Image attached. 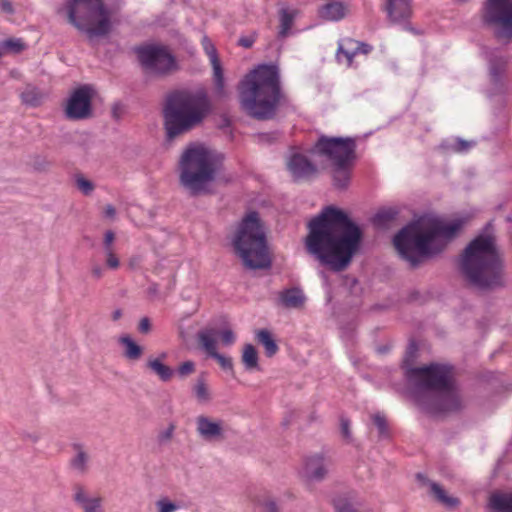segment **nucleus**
<instances>
[{
  "mask_svg": "<svg viewBox=\"0 0 512 512\" xmlns=\"http://www.w3.org/2000/svg\"><path fill=\"white\" fill-rule=\"evenodd\" d=\"M305 248L334 272L345 270L361 246V228L343 210L325 207L308 222Z\"/></svg>",
  "mask_w": 512,
  "mask_h": 512,
  "instance_id": "nucleus-1",
  "label": "nucleus"
},
{
  "mask_svg": "<svg viewBox=\"0 0 512 512\" xmlns=\"http://www.w3.org/2000/svg\"><path fill=\"white\" fill-rule=\"evenodd\" d=\"M408 381L413 385V395L420 408L430 414L459 412L464 405L453 379L452 366L430 363L409 368Z\"/></svg>",
  "mask_w": 512,
  "mask_h": 512,
  "instance_id": "nucleus-2",
  "label": "nucleus"
},
{
  "mask_svg": "<svg viewBox=\"0 0 512 512\" xmlns=\"http://www.w3.org/2000/svg\"><path fill=\"white\" fill-rule=\"evenodd\" d=\"M465 223V218L449 222L434 219L424 229L410 224L394 236L393 243L400 257L415 269L424 260L441 254L459 235Z\"/></svg>",
  "mask_w": 512,
  "mask_h": 512,
  "instance_id": "nucleus-3",
  "label": "nucleus"
},
{
  "mask_svg": "<svg viewBox=\"0 0 512 512\" xmlns=\"http://www.w3.org/2000/svg\"><path fill=\"white\" fill-rule=\"evenodd\" d=\"M239 103L249 117L266 121L273 119L285 100L280 71L276 64H260L238 85Z\"/></svg>",
  "mask_w": 512,
  "mask_h": 512,
  "instance_id": "nucleus-4",
  "label": "nucleus"
},
{
  "mask_svg": "<svg viewBox=\"0 0 512 512\" xmlns=\"http://www.w3.org/2000/svg\"><path fill=\"white\" fill-rule=\"evenodd\" d=\"M459 271L466 283L479 290L489 291L503 286V265L494 238L479 235L464 249Z\"/></svg>",
  "mask_w": 512,
  "mask_h": 512,
  "instance_id": "nucleus-5",
  "label": "nucleus"
},
{
  "mask_svg": "<svg viewBox=\"0 0 512 512\" xmlns=\"http://www.w3.org/2000/svg\"><path fill=\"white\" fill-rule=\"evenodd\" d=\"M211 111L204 90L192 92L179 89L166 96L163 106L164 128L168 140L189 132L200 125Z\"/></svg>",
  "mask_w": 512,
  "mask_h": 512,
  "instance_id": "nucleus-6",
  "label": "nucleus"
},
{
  "mask_svg": "<svg viewBox=\"0 0 512 512\" xmlns=\"http://www.w3.org/2000/svg\"><path fill=\"white\" fill-rule=\"evenodd\" d=\"M233 246L245 267L249 269L270 267L271 259L266 233L256 211L249 212L242 219L234 236Z\"/></svg>",
  "mask_w": 512,
  "mask_h": 512,
  "instance_id": "nucleus-7",
  "label": "nucleus"
},
{
  "mask_svg": "<svg viewBox=\"0 0 512 512\" xmlns=\"http://www.w3.org/2000/svg\"><path fill=\"white\" fill-rule=\"evenodd\" d=\"M356 140L352 137H329L321 135L310 149L312 155L329 162L332 168L333 185L346 189L356 160Z\"/></svg>",
  "mask_w": 512,
  "mask_h": 512,
  "instance_id": "nucleus-8",
  "label": "nucleus"
},
{
  "mask_svg": "<svg viewBox=\"0 0 512 512\" xmlns=\"http://www.w3.org/2000/svg\"><path fill=\"white\" fill-rule=\"evenodd\" d=\"M179 168V182L190 196L208 193L217 170L210 151L203 147H188L180 158Z\"/></svg>",
  "mask_w": 512,
  "mask_h": 512,
  "instance_id": "nucleus-9",
  "label": "nucleus"
},
{
  "mask_svg": "<svg viewBox=\"0 0 512 512\" xmlns=\"http://www.w3.org/2000/svg\"><path fill=\"white\" fill-rule=\"evenodd\" d=\"M66 11L69 22L89 39L112 31L111 13L102 0H68Z\"/></svg>",
  "mask_w": 512,
  "mask_h": 512,
  "instance_id": "nucleus-10",
  "label": "nucleus"
},
{
  "mask_svg": "<svg viewBox=\"0 0 512 512\" xmlns=\"http://www.w3.org/2000/svg\"><path fill=\"white\" fill-rule=\"evenodd\" d=\"M134 52L142 69L150 75L165 77L178 68L176 57L165 45L143 44L136 46Z\"/></svg>",
  "mask_w": 512,
  "mask_h": 512,
  "instance_id": "nucleus-11",
  "label": "nucleus"
},
{
  "mask_svg": "<svg viewBox=\"0 0 512 512\" xmlns=\"http://www.w3.org/2000/svg\"><path fill=\"white\" fill-rule=\"evenodd\" d=\"M481 20L497 40L512 41V0H484Z\"/></svg>",
  "mask_w": 512,
  "mask_h": 512,
  "instance_id": "nucleus-12",
  "label": "nucleus"
},
{
  "mask_svg": "<svg viewBox=\"0 0 512 512\" xmlns=\"http://www.w3.org/2000/svg\"><path fill=\"white\" fill-rule=\"evenodd\" d=\"M66 117L70 120H83L92 116V88L83 85L75 89L67 99Z\"/></svg>",
  "mask_w": 512,
  "mask_h": 512,
  "instance_id": "nucleus-13",
  "label": "nucleus"
},
{
  "mask_svg": "<svg viewBox=\"0 0 512 512\" xmlns=\"http://www.w3.org/2000/svg\"><path fill=\"white\" fill-rule=\"evenodd\" d=\"M372 50V45L346 37L338 41L335 58L338 63H342L343 59H345L347 67H352L356 55H368Z\"/></svg>",
  "mask_w": 512,
  "mask_h": 512,
  "instance_id": "nucleus-14",
  "label": "nucleus"
},
{
  "mask_svg": "<svg viewBox=\"0 0 512 512\" xmlns=\"http://www.w3.org/2000/svg\"><path fill=\"white\" fill-rule=\"evenodd\" d=\"M384 11L391 23L403 24L406 30L416 33L408 23L412 16L411 0H385Z\"/></svg>",
  "mask_w": 512,
  "mask_h": 512,
  "instance_id": "nucleus-15",
  "label": "nucleus"
},
{
  "mask_svg": "<svg viewBox=\"0 0 512 512\" xmlns=\"http://www.w3.org/2000/svg\"><path fill=\"white\" fill-rule=\"evenodd\" d=\"M203 47L210 59V63L213 68V83H214V96L217 99H223L226 98L228 93L225 88V79H224V73L223 69L220 63V60L218 58L217 50L214 47V45L207 39L204 38L203 41Z\"/></svg>",
  "mask_w": 512,
  "mask_h": 512,
  "instance_id": "nucleus-16",
  "label": "nucleus"
},
{
  "mask_svg": "<svg viewBox=\"0 0 512 512\" xmlns=\"http://www.w3.org/2000/svg\"><path fill=\"white\" fill-rule=\"evenodd\" d=\"M196 431L200 438L212 442L224 438L222 420H213L205 415L196 417Z\"/></svg>",
  "mask_w": 512,
  "mask_h": 512,
  "instance_id": "nucleus-17",
  "label": "nucleus"
},
{
  "mask_svg": "<svg viewBox=\"0 0 512 512\" xmlns=\"http://www.w3.org/2000/svg\"><path fill=\"white\" fill-rule=\"evenodd\" d=\"M287 168L295 180L308 178L317 171L316 166L300 153H294L290 156Z\"/></svg>",
  "mask_w": 512,
  "mask_h": 512,
  "instance_id": "nucleus-18",
  "label": "nucleus"
},
{
  "mask_svg": "<svg viewBox=\"0 0 512 512\" xmlns=\"http://www.w3.org/2000/svg\"><path fill=\"white\" fill-rule=\"evenodd\" d=\"M508 63L509 58L505 55H491L488 60L490 82L494 85L497 91H500L504 86V78Z\"/></svg>",
  "mask_w": 512,
  "mask_h": 512,
  "instance_id": "nucleus-19",
  "label": "nucleus"
},
{
  "mask_svg": "<svg viewBox=\"0 0 512 512\" xmlns=\"http://www.w3.org/2000/svg\"><path fill=\"white\" fill-rule=\"evenodd\" d=\"M417 479L424 485H428L430 488V494L434 497V499L444 505L445 507L449 509H453L457 507L460 504V501L458 498L449 496L446 494V491L443 489L442 486H440L438 483L429 480L425 475L422 473H418L416 475Z\"/></svg>",
  "mask_w": 512,
  "mask_h": 512,
  "instance_id": "nucleus-20",
  "label": "nucleus"
},
{
  "mask_svg": "<svg viewBox=\"0 0 512 512\" xmlns=\"http://www.w3.org/2000/svg\"><path fill=\"white\" fill-rule=\"evenodd\" d=\"M326 3L318 8V16L331 22H338L345 18L347 6L339 0H324Z\"/></svg>",
  "mask_w": 512,
  "mask_h": 512,
  "instance_id": "nucleus-21",
  "label": "nucleus"
},
{
  "mask_svg": "<svg viewBox=\"0 0 512 512\" xmlns=\"http://www.w3.org/2000/svg\"><path fill=\"white\" fill-rule=\"evenodd\" d=\"M74 455L69 460V467L80 475H85L89 470L90 454L81 443L71 445Z\"/></svg>",
  "mask_w": 512,
  "mask_h": 512,
  "instance_id": "nucleus-22",
  "label": "nucleus"
},
{
  "mask_svg": "<svg viewBox=\"0 0 512 512\" xmlns=\"http://www.w3.org/2000/svg\"><path fill=\"white\" fill-rule=\"evenodd\" d=\"M327 474L325 459L322 455L308 457L305 461L304 475L308 480L321 481Z\"/></svg>",
  "mask_w": 512,
  "mask_h": 512,
  "instance_id": "nucleus-23",
  "label": "nucleus"
},
{
  "mask_svg": "<svg viewBox=\"0 0 512 512\" xmlns=\"http://www.w3.org/2000/svg\"><path fill=\"white\" fill-rule=\"evenodd\" d=\"M305 300L303 291L298 287L284 289L279 294V302L285 308H300Z\"/></svg>",
  "mask_w": 512,
  "mask_h": 512,
  "instance_id": "nucleus-24",
  "label": "nucleus"
},
{
  "mask_svg": "<svg viewBox=\"0 0 512 512\" xmlns=\"http://www.w3.org/2000/svg\"><path fill=\"white\" fill-rule=\"evenodd\" d=\"M298 14L299 11L297 9H290L287 7L279 9L278 38L284 39L290 34L291 28Z\"/></svg>",
  "mask_w": 512,
  "mask_h": 512,
  "instance_id": "nucleus-25",
  "label": "nucleus"
},
{
  "mask_svg": "<svg viewBox=\"0 0 512 512\" xmlns=\"http://www.w3.org/2000/svg\"><path fill=\"white\" fill-rule=\"evenodd\" d=\"M493 512H512V492H495L489 497Z\"/></svg>",
  "mask_w": 512,
  "mask_h": 512,
  "instance_id": "nucleus-26",
  "label": "nucleus"
},
{
  "mask_svg": "<svg viewBox=\"0 0 512 512\" xmlns=\"http://www.w3.org/2000/svg\"><path fill=\"white\" fill-rule=\"evenodd\" d=\"M119 344L124 346L123 356L130 361H137L142 357L143 348L138 345L129 335H122L118 339Z\"/></svg>",
  "mask_w": 512,
  "mask_h": 512,
  "instance_id": "nucleus-27",
  "label": "nucleus"
},
{
  "mask_svg": "<svg viewBox=\"0 0 512 512\" xmlns=\"http://www.w3.org/2000/svg\"><path fill=\"white\" fill-rule=\"evenodd\" d=\"M256 338L258 342L263 345L267 357H273L278 352L279 347L271 332L267 329H260L256 333Z\"/></svg>",
  "mask_w": 512,
  "mask_h": 512,
  "instance_id": "nucleus-28",
  "label": "nucleus"
},
{
  "mask_svg": "<svg viewBox=\"0 0 512 512\" xmlns=\"http://www.w3.org/2000/svg\"><path fill=\"white\" fill-rule=\"evenodd\" d=\"M258 352L252 344H245L242 352V363L247 371L259 370Z\"/></svg>",
  "mask_w": 512,
  "mask_h": 512,
  "instance_id": "nucleus-29",
  "label": "nucleus"
},
{
  "mask_svg": "<svg viewBox=\"0 0 512 512\" xmlns=\"http://www.w3.org/2000/svg\"><path fill=\"white\" fill-rule=\"evenodd\" d=\"M147 367L151 369L163 382L169 381L174 374L173 369L163 364L160 359L148 360Z\"/></svg>",
  "mask_w": 512,
  "mask_h": 512,
  "instance_id": "nucleus-30",
  "label": "nucleus"
},
{
  "mask_svg": "<svg viewBox=\"0 0 512 512\" xmlns=\"http://www.w3.org/2000/svg\"><path fill=\"white\" fill-rule=\"evenodd\" d=\"M398 210L395 208L380 209L372 218V222L377 227H386L396 219Z\"/></svg>",
  "mask_w": 512,
  "mask_h": 512,
  "instance_id": "nucleus-31",
  "label": "nucleus"
},
{
  "mask_svg": "<svg viewBox=\"0 0 512 512\" xmlns=\"http://www.w3.org/2000/svg\"><path fill=\"white\" fill-rule=\"evenodd\" d=\"M22 103L37 107L42 103L43 94L36 87L28 86L20 95Z\"/></svg>",
  "mask_w": 512,
  "mask_h": 512,
  "instance_id": "nucleus-32",
  "label": "nucleus"
},
{
  "mask_svg": "<svg viewBox=\"0 0 512 512\" xmlns=\"http://www.w3.org/2000/svg\"><path fill=\"white\" fill-rule=\"evenodd\" d=\"M27 45L20 38H8L0 43V50L3 53L18 54L26 49Z\"/></svg>",
  "mask_w": 512,
  "mask_h": 512,
  "instance_id": "nucleus-33",
  "label": "nucleus"
},
{
  "mask_svg": "<svg viewBox=\"0 0 512 512\" xmlns=\"http://www.w3.org/2000/svg\"><path fill=\"white\" fill-rule=\"evenodd\" d=\"M198 339L206 351L207 355L211 357L214 353L218 352L216 347V340L214 339L212 331H202L198 334Z\"/></svg>",
  "mask_w": 512,
  "mask_h": 512,
  "instance_id": "nucleus-34",
  "label": "nucleus"
},
{
  "mask_svg": "<svg viewBox=\"0 0 512 512\" xmlns=\"http://www.w3.org/2000/svg\"><path fill=\"white\" fill-rule=\"evenodd\" d=\"M474 141H467L462 138H456L452 143L446 146L447 150L453 153H466L473 146H475Z\"/></svg>",
  "mask_w": 512,
  "mask_h": 512,
  "instance_id": "nucleus-35",
  "label": "nucleus"
},
{
  "mask_svg": "<svg viewBox=\"0 0 512 512\" xmlns=\"http://www.w3.org/2000/svg\"><path fill=\"white\" fill-rule=\"evenodd\" d=\"M73 500L76 504H78L82 509L84 506H87L92 502L93 498H90L84 488V486L80 484H76L73 487Z\"/></svg>",
  "mask_w": 512,
  "mask_h": 512,
  "instance_id": "nucleus-36",
  "label": "nucleus"
},
{
  "mask_svg": "<svg viewBox=\"0 0 512 512\" xmlns=\"http://www.w3.org/2000/svg\"><path fill=\"white\" fill-rule=\"evenodd\" d=\"M194 394L198 401L207 402L210 400V393L208 391L205 379L203 376L199 377L193 388Z\"/></svg>",
  "mask_w": 512,
  "mask_h": 512,
  "instance_id": "nucleus-37",
  "label": "nucleus"
},
{
  "mask_svg": "<svg viewBox=\"0 0 512 512\" xmlns=\"http://www.w3.org/2000/svg\"><path fill=\"white\" fill-rule=\"evenodd\" d=\"M158 512H175L179 510L182 505L171 501L168 497H162L156 501Z\"/></svg>",
  "mask_w": 512,
  "mask_h": 512,
  "instance_id": "nucleus-38",
  "label": "nucleus"
},
{
  "mask_svg": "<svg viewBox=\"0 0 512 512\" xmlns=\"http://www.w3.org/2000/svg\"><path fill=\"white\" fill-rule=\"evenodd\" d=\"M372 420H373L374 425L378 429L379 437H381V438L389 437V429H388V424H387V420H386L385 416L380 413H377V414L373 415Z\"/></svg>",
  "mask_w": 512,
  "mask_h": 512,
  "instance_id": "nucleus-39",
  "label": "nucleus"
},
{
  "mask_svg": "<svg viewBox=\"0 0 512 512\" xmlns=\"http://www.w3.org/2000/svg\"><path fill=\"white\" fill-rule=\"evenodd\" d=\"M211 358L215 359L223 370L233 372V362L230 357L216 352Z\"/></svg>",
  "mask_w": 512,
  "mask_h": 512,
  "instance_id": "nucleus-40",
  "label": "nucleus"
},
{
  "mask_svg": "<svg viewBox=\"0 0 512 512\" xmlns=\"http://www.w3.org/2000/svg\"><path fill=\"white\" fill-rule=\"evenodd\" d=\"M176 426L170 423L168 427L158 433L157 441L160 445L167 444L173 437Z\"/></svg>",
  "mask_w": 512,
  "mask_h": 512,
  "instance_id": "nucleus-41",
  "label": "nucleus"
},
{
  "mask_svg": "<svg viewBox=\"0 0 512 512\" xmlns=\"http://www.w3.org/2000/svg\"><path fill=\"white\" fill-rule=\"evenodd\" d=\"M76 184L78 189L84 195H90L94 190V184L90 180L85 179L83 176H77Z\"/></svg>",
  "mask_w": 512,
  "mask_h": 512,
  "instance_id": "nucleus-42",
  "label": "nucleus"
},
{
  "mask_svg": "<svg viewBox=\"0 0 512 512\" xmlns=\"http://www.w3.org/2000/svg\"><path fill=\"white\" fill-rule=\"evenodd\" d=\"M31 167L34 171L44 172L49 167V162L42 156H35L31 162Z\"/></svg>",
  "mask_w": 512,
  "mask_h": 512,
  "instance_id": "nucleus-43",
  "label": "nucleus"
},
{
  "mask_svg": "<svg viewBox=\"0 0 512 512\" xmlns=\"http://www.w3.org/2000/svg\"><path fill=\"white\" fill-rule=\"evenodd\" d=\"M195 371V364L193 361L183 362L177 369V373L180 377H185L192 374Z\"/></svg>",
  "mask_w": 512,
  "mask_h": 512,
  "instance_id": "nucleus-44",
  "label": "nucleus"
},
{
  "mask_svg": "<svg viewBox=\"0 0 512 512\" xmlns=\"http://www.w3.org/2000/svg\"><path fill=\"white\" fill-rule=\"evenodd\" d=\"M106 255V266L109 269L116 270L120 266V261L113 250L105 251Z\"/></svg>",
  "mask_w": 512,
  "mask_h": 512,
  "instance_id": "nucleus-45",
  "label": "nucleus"
},
{
  "mask_svg": "<svg viewBox=\"0 0 512 512\" xmlns=\"http://www.w3.org/2000/svg\"><path fill=\"white\" fill-rule=\"evenodd\" d=\"M350 425H351V423L348 418H346V417L340 418L341 434H342L343 438H345L347 441H351V439H352Z\"/></svg>",
  "mask_w": 512,
  "mask_h": 512,
  "instance_id": "nucleus-46",
  "label": "nucleus"
},
{
  "mask_svg": "<svg viewBox=\"0 0 512 512\" xmlns=\"http://www.w3.org/2000/svg\"><path fill=\"white\" fill-rule=\"evenodd\" d=\"M83 512H103L102 511V498L101 497H93L92 502L87 506H84L82 509Z\"/></svg>",
  "mask_w": 512,
  "mask_h": 512,
  "instance_id": "nucleus-47",
  "label": "nucleus"
},
{
  "mask_svg": "<svg viewBox=\"0 0 512 512\" xmlns=\"http://www.w3.org/2000/svg\"><path fill=\"white\" fill-rule=\"evenodd\" d=\"M222 343L224 345H232L235 342V335L231 329H224L220 333Z\"/></svg>",
  "mask_w": 512,
  "mask_h": 512,
  "instance_id": "nucleus-48",
  "label": "nucleus"
},
{
  "mask_svg": "<svg viewBox=\"0 0 512 512\" xmlns=\"http://www.w3.org/2000/svg\"><path fill=\"white\" fill-rule=\"evenodd\" d=\"M115 240V234L113 231L108 230L105 232L104 235V241H103V247L104 251H111L113 250V242Z\"/></svg>",
  "mask_w": 512,
  "mask_h": 512,
  "instance_id": "nucleus-49",
  "label": "nucleus"
},
{
  "mask_svg": "<svg viewBox=\"0 0 512 512\" xmlns=\"http://www.w3.org/2000/svg\"><path fill=\"white\" fill-rule=\"evenodd\" d=\"M262 512H281L279 506L273 499H267L262 503Z\"/></svg>",
  "mask_w": 512,
  "mask_h": 512,
  "instance_id": "nucleus-50",
  "label": "nucleus"
},
{
  "mask_svg": "<svg viewBox=\"0 0 512 512\" xmlns=\"http://www.w3.org/2000/svg\"><path fill=\"white\" fill-rule=\"evenodd\" d=\"M335 508L337 512H357L353 506L345 501V500H338L335 502Z\"/></svg>",
  "mask_w": 512,
  "mask_h": 512,
  "instance_id": "nucleus-51",
  "label": "nucleus"
},
{
  "mask_svg": "<svg viewBox=\"0 0 512 512\" xmlns=\"http://www.w3.org/2000/svg\"><path fill=\"white\" fill-rule=\"evenodd\" d=\"M138 331L142 334H148L151 331V322L148 317H143L138 325Z\"/></svg>",
  "mask_w": 512,
  "mask_h": 512,
  "instance_id": "nucleus-52",
  "label": "nucleus"
},
{
  "mask_svg": "<svg viewBox=\"0 0 512 512\" xmlns=\"http://www.w3.org/2000/svg\"><path fill=\"white\" fill-rule=\"evenodd\" d=\"M21 438L22 440L24 441H29V442H32V443H36L39 439H40V434L37 433V432H22L21 433Z\"/></svg>",
  "mask_w": 512,
  "mask_h": 512,
  "instance_id": "nucleus-53",
  "label": "nucleus"
},
{
  "mask_svg": "<svg viewBox=\"0 0 512 512\" xmlns=\"http://www.w3.org/2000/svg\"><path fill=\"white\" fill-rule=\"evenodd\" d=\"M91 274L93 278L101 279L104 275V269L99 264L93 263L91 265Z\"/></svg>",
  "mask_w": 512,
  "mask_h": 512,
  "instance_id": "nucleus-54",
  "label": "nucleus"
},
{
  "mask_svg": "<svg viewBox=\"0 0 512 512\" xmlns=\"http://www.w3.org/2000/svg\"><path fill=\"white\" fill-rule=\"evenodd\" d=\"M0 9L7 14L14 12L12 3L9 0H0Z\"/></svg>",
  "mask_w": 512,
  "mask_h": 512,
  "instance_id": "nucleus-55",
  "label": "nucleus"
},
{
  "mask_svg": "<svg viewBox=\"0 0 512 512\" xmlns=\"http://www.w3.org/2000/svg\"><path fill=\"white\" fill-rule=\"evenodd\" d=\"M254 42L255 39L253 37H241L238 40V44L244 48H251Z\"/></svg>",
  "mask_w": 512,
  "mask_h": 512,
  "instance_id": "nucleus-56",
  "label": "nucleus"
},
{
  "mask_svg": "<svg viewBox=\"0 0 512 512\" xmlns=\"http://www.w3.org/2000/svg\"><path fill=\"white\" fill-rule=\"evenodd\" d=\"M104 215H105V217L110 218V219L114 218L116 215L115 207L111 204L106 205L104 208Z\"/></svg>",
  "mask_w": 512,
  "mask_h": 512,
  "instance_id": "nucleus-57",
  "label": "nucleus"
},
{
  "mask_svg": "<svg viewBox=\"0 0 512 512\" xmlns=\"http://www.w3.org/2000/svg\"><path fill=\"white\" fill-rule=\"evenodd\" d=\"M417 351V346L415 343H411L409 346H408V349H407V358H413L415 356V353Z\"/></svg>",
  "mask_w": 512,
  "mask_h": 512,
  "instance_id": "nucleus-58",
  "label": "nucleus"
},
{
  "mask_svg": "<svg viewBox=\"0 0 512 512\" xmlns=\"http://www.w3.org/2000/svg\"><path fill=\"white\" fill-rule=\"evenodd\" d=\"M111 317H112L113 321L119 320L122 317V310L121 309L114 310Z\"/></svg>",
  "mask_w": 512,
  "mask_h": 512,
  "instance_id": "nucleus-59",
  "label": "nucleus"
},
{
  "mask_svg": "<svg viewBox=\"0 0 512 512\" xmlns=\"http://www.w3.org/2000/svg\"><path fill=\"white\" fill-rule=\"evenodd\" d=\"M140 260H141L140 257L131 258L129 261V266L131 268H135L139 264Z\"/></svg>",
  "mask_w": 512,
  "mask_h": 512,
  "instance_id": "nucleus-60",
  "label": "nucleus"
},
{
  "mask_svg": "<svg viewBox=\"0 0 512 512\" xmlns=\"http://www.w3.org/2000/svg\"><path fill=\"white\" fill-rule=\"evenodd\" d=\"M388 350H389V347H387V346H381V347L377 348V352L380 354H384V353L388 352Z\"/></svg>",
  "mask_w": 512,
  "mask_h": 512,
  "instance_id": "nucleus-61",
  "label": "nucleus"
},
{
  "mask_svg": "<svg viewBox=\"0 0 512 512\" xmlns=\"http://www.w3.org/2000/svg\"><path fill=\"white\" fill-rule=\"evenodd\" d=\"M2 56V51L0 50V57Z\"/></svg>",
  "mask_w": 512,
  "mask_h": 512,
  "instance_id": "nucleus-62",
  "label": "nucleus"
}]
</instances>
